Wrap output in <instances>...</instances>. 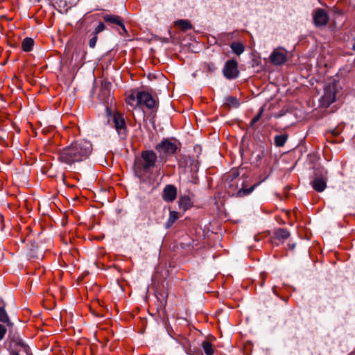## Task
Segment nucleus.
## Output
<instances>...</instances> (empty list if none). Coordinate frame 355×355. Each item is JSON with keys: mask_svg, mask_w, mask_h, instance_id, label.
<instances>
[{"mask_svg": "<svg viewBox=\"0 0 355 355\" xmlns=\"http://www.w3.org/2000/svg\"><path fill=\"white\" fill-rule=\"evenodd\" d=\"M6 331L7 330L6 327L3 324H0V340H1L3 338L6 333Z\"/></svg>", "mask_w": 355, "mask_h": 355, "instance_id": "cd10ccee", "label": "nucleus"}, {"mask_svg": "<svg viewBox=\"0 0 355 355\" xmlns=\"http://www.w3.org/2000/svg\"><path fill=\"white\" fill-rule=\"evenodd\" d=\"M289 236L290 233L286 229L279 228L274 232L271 237V243L272 245L278 246L284 243Z\"/></svg>", "mask_w": 355, "mask_h": 355, "instance_id": "1a4fd4ad", "label": "nucleus"}, {"mask_svg": "<svg viewBox=\"0 0 355 355\" xmlns=\"http://www.w3.org/2000/svg\"><path fill=\"white\" fill-rule=\"evenodd\" d=\"M202 347L206 355H213L214 353V348L213 345L207 340H205L202 343Z\"/></svg>", "mask_w": 355, "mask_h": 355, "instance_id": "aec40b11", "label": "nucleus"}, {"mask_svg": "<svg viewBox=\"0 0 355 355\" xmlns=\"http://www.w3.org/2000/svg\"><path fill=\"white\" fill-rule=\"evenodd\" d=\"M34 45V40L31 37H26L21 43V48L23 51L29 52L32 50Z\"/></svg>", "mask_w": 355, "mask_h": 355, "instance_id": "f3484780", "label": "nucleus"}, {"mask_svg": "<svg viewBox=\"0 0 355 355\" xmlns=\"http://www.w3.org/2000/svg\"><path fill=\"white\" fill-rule=\"evenodd\" d=\"M10 355H19V352L15 351H12Z\"/></svg>", "mask_w": 355, "mask_h": 355, "instance_id": "72a5a7b5", "label": "nucleus"}, {"mask_svg": "<svg viewBox=\"0 0 355 355\" xmlns=\"http://www.w3.org/2000/svg\"><path fill=\"white\" fill-rule=\"evenodd\" d=\"M105 22L110 24H114L121 27L125 30V26L123 19L121 17L114 15H105L103 16Z\"/></svg>", "mask_w": 355, "mask_h": 355, "instance_id": "9b49d317", "label": "nucleus"}, {"mask_svg": "<svg viewBox=\"0 0 355 355\" xmlns=\"http://www.w3.org/2000/svg\"><path fill=\"white\" fill-rule=\"evenodd\" d=\"M17 345L21 346L26 352L27 350V346L24 345L21 340L16 343Z\"/></svg>", "mask_w": 355, "mask_h": 355, "instance_id": "2f4dec72", "label": "nucleus"}, {"mask_svg": "<svg viewBox=\"0 0 355 355\" xmlns=\"http://www.w3.org/2000/svg\"><path fill=\"white\" fill-rule=\"evenodd\" d=\"M180 208L183 211H187L192 206L191 198L188 196H182L179 200Z\"/></svg>", "mask_w": 355, "mask_h": 355, "instance_id": "ddd939ff", "label": "nucleus"}, {"mask_svg": "<svg viewBox=\"0 0 355 355\" xmlns=\"http://www.w3.org/2000/svg\"><path fill=\"white\" fill-rule=\"evenodd\" d=\"M295 244H288V247L290 249L293 250L295 248Z\"/></svg>", "mask_w": 355, "mask_h": 355, "instance_id": "473e14b6", "label": "nucleus"}, {"mask_svg": "<svg viewBox=\"0 0 355 355\" xmlns=\"http://www.w3.org/2000/svg\"><path fill=\"white\" fill-rule=\"evenodd\" d=\"M113 124L119 137L125 139L128 135V129L123 114L115 112L113 114Z\"/></svg>", "mask_w": 355, "mask_h": 355, "instance_id": "7ed1b4c3", "label": "nucleus"}, {"mask_svg": "<svg viewBox=\"0 0 355 355\" xmlns=\"http://www.w3.org/2000/svg\"><path fill=\"white\" fill-rule=\"evenodd\" d=\"M287 51L284 48L275 49L270 55L271 63L276 66L284 64L287 60Z\"/></svg>", "mask_w": 355, "mask_h": 355, "instance_id": "0eeeda50", "label": "nucleus"}, {"mask_svg": "<svg viewBox=\"0 0 355 355\" xmlns=\"http://www.w3.org/2000/svg\"><path fill=\"white\" fill-rule=\"evenodd\" d=\"M177 195L176 187L173 184H168L164 188L162 197L165 202H172L176 199Z\"/></svg>", "mask_w": 355, "mask_h": 355, "instance_id": "9d476101", "label": "nucleus"}, {"mask_svg": "<svg viewBox=\"0 0 355 355\" xmlns=\"http://www.w3.org/2000/svg\"><path fill=\"white\" fill-rule=\"evenodd\" d=\"M226 104L229 106L238 107L239 106V102L236 97L227 96L225 99Z\"/></svg>", "mask_w": 355, "mask_h": 355, "instance_id": "5701e85b", "label": "nucleus"}, {"mask_svg": "<svg viewBox=\"0 0 355 355\" xmlns=\"http://www.w3.org/2000/svg\"><path fill=\"white\" fill-rule=\"evenodd\" d=\"M287 139L288 135L286 134L276 135L274 138L275 145L277 147L284 146Z\"/></svg>", "mask_w": 355, "mask_h": 355, "instance_id": "a211bd4d", "label": "nucleus"}, {"mask_svg": "<svg viewBox=\"0 0 355 355\" xmlns=\"http://www.w3.org/2000/svg\"><path fill=\"white\" fill-rule=\"evenodd\" d=\"M157 156L152 150H143L141 156L135 161L134 172L141 181H145L146 176L151 172L156 164Z\"/></svg>", "mask_w": 355, "mask_h": 355, "instance_id": "f03ea898", "label": "nucleus"}, {"mask_svg": "<svg viewBox=\"0 0 355 355\" xmlns=\"http://www.w3.org/2000/svg\"><path fill=\"white\" fill-rule=\"evenodd\" d=\"M105 28V26L103 23L101 22L98 24V25L96 27L94 34L97 35L99 33L104 31Z\"/></svg>", "mask_w": 355, "mask_h": 355, "instance_id": "a878e982", "label": "nucleus"}, {"mask_svg": "<svg viewBox=\"0 0 355 355\" xmlns=\"http://www.w3.org/2000/svg\"><path fill=\"white\" fill-rule=\"evenodd\" d=\"M0 322L6 323L8 326H11L12 324L8 318L4 306H0Z\"/></svg>", "mask_w": 355, "mask_h": 355, "instance_id": "412c9836", "label": "nucleus"}, {"mask_svg": "<svg viewBox=\"0 0 355 355\" xmlns=\"http://www.w3.org/2000/svg\"><path fill=\"white\" fill-rule=\"evenodd\" d=\"M272 291H273V293H275V294H276V286H274V287L272 288Z\"/></svg>", "mask_w": 355, "mask_h": 355, "instance_id": "c9c22d12", "label": "nucleus"}, {"mask_svg": "<svg viewBox=\"0 0 355 355\" xmlns=\"http://www.w3.org/2000/svg\"><path fill=\"white\" fill-rule=\"evenodd\" d=\"M340 132H341V130L339 128H334V130H331V134L334 136L339 135L340 134Z\"/></svg>", "mask_w": 355, "mask_h": 355, "instance_id": "c756f323", "label": "nucleus"}, {"mask_svg": "<svg viewBox=\"0 0 355 355\" xmlns=\"http://www.w3.org/2000/svg\"><path fill=\"white\" fill-rule=\"evenodd\" d=\"M207 69L209 71L214 72L216 70V66L213 63H209L207 64Z\"/></svg>", "mask_w": 355, "mask_h": 355, "instance_id": "7c9ffc66", "label": "nucleus"}, {"mask_svg": "<svg viewBox=\"0 0 355 355\" xmlns=\"http://www.w3.org/2000/svg\"><path fill=\"white\" fill-rule=\"evenodd\" d=\"M175 26L179 27L182 31L192 28L191 23L187 19H180L175 22Z\"/></svg>", "mask_w": 355, "mask_h": 355, "instance_id": "4468645a", "label": "nucleus"}, {"mask_svg": "<svg viewBox=\"0 0 355 355\" xmlns=\"http://www.w3.org/2000/svg\"><path fill=\"white\" fill-rule=\"evenodd\" d=\"M352 49L355 51V39L354 40V43L352 45Z\"/></svg>", "mask_w": 355, "mask_h": 355, "instance_id": "f704fd0d", "label": "nucleus"}, {"mask_svg": "<svg viewBox=\"0 0 355 355\" xmlns=\"http://www.w3.org/2000/svg\"><path fill=\"white\" fill-rule=\"evenodd\" d=\"M230 48H231L232 51H233V53H234L237 55H240L241 53H243V51L245 50L244 45L241 42H232L230 44Z\"/></svg>", "mask_w": 355, "mask_h": 355, "instance_id": "dca6fc26", "label": "nucleus"}, {"mask_svg": "<svg viewBox=\"0 0 355 355\" xmlns=\"http://www.w3.org/2000/svg\"><path fill=\"white\" fill-rule=\"evenodd\" d=\"M155 150L159 154V157L173 155L177 149V145L168 139H164L160 143L157 144Z\"/></svg>", "mask_w": 355, "mask_h": 355, "instance_id": "20e7f679", "label": "nucleus"}, {"mask_svg": "<svg viewBox=\"0 0 355 355\" xmlns=\"http://www.w3.org/2000/svg\"><path fill=\"white\" fill-rule=\"evenodd\" d=\"M265 157V152L264 150H261L259 154L256 156L257 162H259L263 159V157Z\"/></svg>", "mask_w": 355, "mask_h": 355, "instance_id": "c85d7f7f", "label": "nucleus"}, {"mask_svg": "<svg viewBox=\"0 0 355 355\" xmlns=\"http://www.w3.org/2000/svg\"><path fill=\"white\" fill-rule=\"evenodd\" d=\"M97 40H98V37L97 35H94L90 40H89V46L91 47V48H94L96 44V42H97Z\"/></svg>", "mask_w": 355, "mask_h": 355, "instance_id": "bb28decb", "label": "nucleus"}, {"mask_svg": "<svg viewBox=\"0 0 355 355\" xmlns=\"http://www.w3.org/2000/svg\"><path fill=\"white\" fill-rule=\"evenodd\" d=\"M223 73L228 80L236 78L239 75L237 61L234 59L227 60L223 67Z\"/></svg>", "mask_w": 355, "mask_h": 355, "instance_id": "39448f33", "label": "nucleus"}, {"mask_svg": "<svg viewBox=\"0 0 355 355\" xmlns=\"http://www.w3.org/2000/svg\"><path fill=\"white\" fill-rule=\"evenodd\" d=\"M312 187L318 192L323 191L327 187L326 181L322 177H317L311 182Z\"/></svg>", "mask_w": 355, "mask_h": 355, "instance_id": "f8f14e48", "label": "nucleus"}, {"mask_svg": "<svg viewBox=\"0 0 355 355\" xmlns=\"http://www.w3.org/2000/svg\"><path fill=\"white\" fill-rule=\"evenodd\" d=\"M139 106H145L148 109H154L157 103L150 94L146 92H137Z\"/></svg>", "mask_w": 355, "mask_h": 355, "instance_id": "423d86ee", "label": "nucleus"}, {"mask_svg": "<svg viewBox=\"0 0 355 355\" xmlns=\"http://www.w3.org/2000/svg\"><path fill=\"white\" fill-rule=\"evenodd\" d=\"M178 218L179 214L178 211H171L169 214V218H168L165 225L166 227H171L173 225V223L178 219Z\"/></svg>", "mask_w": 355, "mask_h": 355, "instance_id": "6ab92c4d", "label": "nucleus"}, {"mask_svg": "<svg viewBox=\"0 0 355 355\" xmlns=\"http://www.w3.org/2000/svg\"><path fill=\"white\" fill-rule=\"evenodd\" d=\"M107 111L108 112L109 114H111L110 110H109V108H107Z\"/></svg>", "mask_w": 355, "mask_h": 355, "instance_id": "e433bc0d", "label": "nucleus"}, {"mask_svg": "<svg viewBox=\"0 0 355 355\" xmlns=\"http://www.w3.org/2000/svg\"><path fill=\"white\" fill-rule=\"evenodd\" d=\"M263 112V107H262L260 108L258 114L252 119L251 123H250L251 126H253L257 121H259V120L260 119V118L262 116Z\"/></svg>", "mask_w": 355, "mask_h": 355, "instance_id": "393cba45", "label": "nucleus"}, {"mask_svg": "<svg viewBox=\"0 0 355 355\" xmlns=\"http://www.w3.org/2000/svg\"><path fill=\"white\" fill-rule=\"evenodd\" d=\"M92 151V145L89 141L78 140L60 149L58 152V160L62 163L71 165L87 159Z\"/></svg>", "mask_w": 355, "mask_h": 355, "instance_id": "f257e3e1", "label": "nucleus"}, {"mask_svg": "<svg viewBox=\"0 0 355 355\" xmlns=\"http://www.w3.org/2000/svg\"><path fill=\"white\" fill-rule=\"evenodd\" d=\"M336 94L334 92H331V91H326L323 98L324 100L329 103L331 104L336 101Z\"/></svg>", "mask_w": 355, "mask_h": 355, "instance_id": "4be33fe9", "label": "nucleus"}, {"mask_svg": "<svg viewBox=\"0 0 355 355\" xmlns=\"http://www.w3.org/2000/svg\"><path fill=\"white\" fill-rule=\"evenodd\" d=\"M137 92H135L134 93L128 95L127 97L125 98L126 103L132 107H136L137 106H139V103H137Z\"/></svg>", "mask_w": 355, "mask_h": 355, "instance_id": "2eb2a0df", "label": "nucleus"}, {"mask_svg": "<svg viewBox=\"0 0 355 355\" xmlns=\"http://www.w3.org/2000/svg\"><path fill=\"white\" fill-rule=\"evenodd\" d=\"M255 187H256V185H253L249 189H240L238 192V196L240 197H243V196L250 194L254 190Z\"/></svg>", "mask_w": 355, "mask_h": 355, "instance_id": "b1692460", "label": "nucleus"}, {"mask_svg": "<svg viewBox=\"0 0 355 355\" xmlns=\"http://www.w3.org/2000/svg\"><path fill=\"white\" fill-rule=\"evenodd\" d=\"M329 21L328 13L322 8H318L315 10L313 14V22L315 26H324L327 24Z\"/></svg>", "mask_w": 355, "mask_h": 355, "instance_id": "6e6552de", "label": "nucleus"}]
</instances>
